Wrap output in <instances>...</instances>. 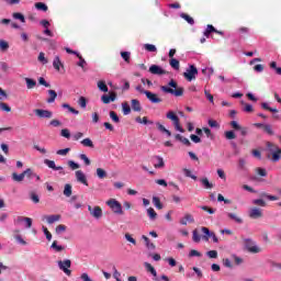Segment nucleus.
<instances>
[{"label":"nucleus","instance_id":"17","mask_svg":"<svg viewBox=\"0 0 281 281\" xmlns=\"http://www.w3.org/2000/svg\"><path fill=\"white\" fill-rule=\"evenodd\" d=\"M201 232L204 234L202 236V240H205V243H207V240H210V238H212V233L210 232V228L207 227H202Z\"/></svg>","mask_w":281,"mask_h":281},{"label":"nucleus","instance_id":"29","mask_svg":"<svg viewBox=\"0 0 281 281\" xmlns=\"http://www.w3.org/2000/svg\"><path fill=\"white\" fill-rule=\"evenodd\" d=\"M153 203L157 210H164V204H161V200L157 196H153Z\"/></svg>","mask_w":281,"mask_h":281},{"label":"nucleus","instance_id":"31","mask_svg":"<svg viewBox=\"0 0 281 281\" xmlns=\"http://www.w3.org/2000/svg\"><path fill=\"white\" fill-rule=\"evenodd\" d=\"M169 65H170V67H172V69H176L177 71H179L180 64H179L178 59L171 58L169 60Z\"/></svg>","mask_w":281,"mask_h":281},{"label":"nucleus","instance_id":"44","mask_svg":"<svg viewBox=\"0 0 281 281\" xmlns=\"http://www.w3.org/2000/svg\"><path fill=\"white\" fill-rule=\"evenodd\" d=\"M260 196L262 199H268V201H278V196L269 195V193H266V192L261 193Z\"/></svg>","mask_w":281,"mask_h":281},{"label":"nucleus","instance_id":"59","mask_svg":"<svg viewBox=\"0 0 281 281\" xmlns=\"http://www.w3.org/2000/svg\"><path fill=\"white\" fill-rule=\"evenodd\" d=\"M280 155H281V149L273 151L271 160L274 162H278V160L280 159Z\"/></svg>","mask_w":281,"mask_h":281},{"label":"nucleus","instance_id":"27","mask_svg":"<svg viewBox=\"0 0 281 281\" xmlns=\"http://www.w3.org/2000/svg\"><path fill=\"white\" fill-rule=\"evenodd\" d=\"M135 122H137V124H145V125H147V124H154V122L153 121H149L148 120V117H143V119H140L139 116H137L136 119H135Z\"/></svg>","mask_w":281,"mask_h":281},{"label":"nucleus","instance_id":"38","mask_svg":"<svg viewBox=\"0 0 281 281\" xmlns=\"http://www.w3.org/2000/svg\"><path fill=\"white\" fill-rule=\"evenodd\" d=\"M36 10H41L42 12H47V4L44 2H37L35 3Z\"/></svg>","mask_w":281,"mask_h":281},{"label":"nucleus","instance_id":"4","mask_svg":"<svg viewBox=\"0 0 281 281\" xmlns=\"http://www.w3.org/2000/svg\"><path fill=\"white\" fill-rule=\"evenodd\" d=\"M106 205H109V207L112 210V212H114V214H124V211L122 210V204L117 200L110 199L106 202Z\"/></svg>","mask_w":281,"mask_h":281},{"label":"nucleus","instance_id":"5","mask_svg":"<svg viewBox=\"0 0 281 281\" xmlns=\"http://www.w3.org/2000/svg\"><path fill=\"white\" fill-rule=\"evenodd\" d=\"M244 245L249 254H260L261 251L260 247H258L252 239H244Z\"/></svg>","mask_w":281,"mask_h":281},{"label":"nucleus","instance_id":"30","mask_svg":"<svg viewBox=\"0 0 281 281\" xmlns=\"http://www.w3.org/2000/svg\"><path fill=\"white\" fill-rule=\"evenodd\" d=\"M181 19H184V21H187V23H189V25H194V19L192 16H190L187 13H181L180 14Z\"/></svg>","mask_w":281,"mask_h":281},{"label":"nucleus","instance_id":"53","mask_svg":"<svg viewBox=\"0 0 281 281\" xmlns=\"http://www.w3.org/2000/svg\"><path fill=\"white\" fill-rule=\"evenodd\" d=\"M121 57L123 58V60H125V63L131 61V53L130 52H121Z\"/></svg>","mask_w":281,"mask_h":281},{"label":"nucleus","instance_id":"3","mask_svg":"<svg viewBox=\"0 0 281 281\" xmlns=\"http://www.w3.org/2000/svg\"><path fill=\"white\" fill-rule=\"evenodd\" d=\"M183 76L188 82H192V80H196V76H199V69H196V66L190 65L186 72H183Z\"/></svg>","mask_w":281,"mask_h":281},{"label":"nucleus","instance_id":"60","mask_svg":"<svg viewBox=\"0 0 281 281\" xmlns=\"http://www.w3.org/2000/svg\"><path fill=\"white\" fill-rule=\"evenodd\" d=\"M37 60L42 63V65H47L48 60L45 58V53H40Z\"/></svg>","mask_w":281,"mask_h":281},{"label":"nucleus","instance_id":"11","mask_svg":"<svg viewBox=\"0 0 281 281\" xmlns=\"http://www.w3.org/2000/svg\"><path fill=\"white\" fill-rule=\"evenodd\" d=\"M42 221H46L48 225H54V223H58V221H60V215L59 214L44 215Z\"/></svg>","mask_w":281,"mask_h":281},{"label":"nucleus","instance_id":"50","mask_svg":"<svg viewBox=\"0 0 281 281\" xmlns=\"http://www.w3.org/2000/svg\"><path fill=\"white\" fill-rule=\"evenodd\" d=\"M30 199L31 201H33V203H41V198L38 196V194L31 192L30 193Z\"/></svg>","mask_w":281,"mask_h":281},{"label":"nucleus","instance_id":"52","mask_svg":"<svg viewBox=\"0 0 281 281\" xmlns=\"http://www.w3.org/2000/svg\"><path fill=\"white\" fill-rule=\"evenodd\" d=\"M0 109H1V111H4L5 113H10V111H12V108H10V105H8V103H3V102H0Z\"/></svg>","mask_w":281,"mask_h":281},{"label":"nucleus","instance_id":"25","mask_svg":"<svg viewBox=\"0 0 281 281\" xmlns=\"http://www.w3.org/2000/svg\"><path fill=\"white\" fill-rule=\"evenodd\" d=\"M24 80L26 82V89H34L36 87V80L32 78H25Z\"/></svg>","mask_w":281,"mask_h":281},{"label":"nucleus","instance_id":"26","mask_svg":"<svg viewBox=\"0 0 281 281\" xmlns=\"http://www.w3.org/2000/svg\"><path fill=\"white\" fill-rule=\"evenodd\" d=\"M147 216L151 221H156L157 220V212H155V209H153V207L147 209Z\"/></svg>","mask_w":281,"mask_h":281},{"label":"nucleus","instance_id":"43","mask_svg":"<svg viewBox=\"0 0 281 281\" xmlns=\"http://www.w3.org/2000/svg\"><path fill=\"white\" fill-rule=\"evenodd\" d=\"M13 19L21 21V23H25V15H23V13H19V12L13 13Z\"/></svg>","mask_w":281,"mask_h":281},{"label":"nucleus","instance_id":"54","mask_svg":"<svg viewBox=\"0 0 281 281\" xmlns=\"http://www.w3.org/2000/svg\"><path fill=\"white\" fill-rule=\"evenodd\" d=\"M77 57L79 58L78 61V67H81L82 69H85V65H87V60H85V58H82V56L80 54H77Z\"/></svg>","mask_w":281,"mask_h":281},{"label":"nucleus","instance_id":"35","mask_svg":"<svg viewBox=\"0 0 281 281\" xmlns=\"http://www.w3.org/2000/svg\"><path fill=\"white\" fill-rule=\"evenodd\" d=\"M8 49H10V44L3 40H0V52H8Z\"/></svg>","mask_w":281,"mask_h":281},{"label":"nucleus","instance_id":"62","mask_svg":"<svg viewBox=\"0 0 281 281\" xmlns=\"http://www.w3.org/2000/svg\"><path fill=\"white\" fill-rule=\"evenodd\" d=\"M101 102H103V104H111V97L109 94H103L101 97Z\"/></svg>","mask_w":281,"mask_h":281},{"label":"nucleus","instance_id":"15","mask_svg":"<svg viewBox=\"0 0 281 281\" xmlns=\"http://www.w3.org/2000/svg\"><path fill=\"white\" fill-rule=\"evenodd\" d=\"M142 239L145 241L147 249H150L151 251H155V249H157V246H155V244L150 243V239L148 237H146V235H143Z\"/></svg>","mask_w":281,"mask_h":281},{"label":"nucleus","instance_id":"16","mask_svg":"<svg viewBox=\"0 0 281 281\" xmlns=\"http://www.w3.org/2000/svg\"><path fill=\"white\" fill-rule=\"evenodd\" d=\"M132 111H135L136 113H139V111H142V103L139 102V100H132Z\"/></svg>","mask_w":281,"mask_h":281},{"label":"nucleus","instance_id":"14","mask_svg":"<svg viewBox=\"0 0 281 281\" xmlns=\"http://www.w3.org/2000/svg\"><path fill=\"white\" fill-rule=\"evenodd\" d=\"M90 214L93 218H102V209L100 206H94Z\"/></svg>","mask_w":281,"mask_h":281},{"label":"nucleus","instance_id":"10","mask_svg":"<svg viewBox=\"0 0 281 281\" xmlns=\"http://www.w3.org/2000/svg\"><path fill=\"white\" fill-rule=\"evenodd\" d=\"M75 177L79 183H82L83 186H89V182L87 181V176L82 170H77L75 172Z\"/></svg>","mask_w":281,"mask_h":281},{"label":"nucleus","instance_id":"18","mask_svg":"<svg viewBox=\"0 0 281 281\" xmlns=\"http://www.w3.org/2000/svg\"><path fill=\"white\" fill-rule=\"evenodd\" d=\"M97 87L99 91H102L103 93H109V87L106 86V82L104 80L98 81Z\"/></svg>","mask_w":281,"mask_h":281},{"label":"nucleus","instance_id":"21","mask_svg":"<svg viewBox=\"0 0 281 281\" xmlns=\"http://www.w3.org/2000/svg\"><path fill=\"white\" fill-rule=\"evenodd\" d=\"M53 67L54 69H56V71H60V67H64L63 66V61H60V57L59 56H56L53 60Z\"/></svg>","mask_w":281,"mask_h":281},{"label":"nucleus","instance_id":"58","mask_svg":"<svg viewBox=\"0 0 281 281\" xmlns=\"http://www.w3.org/2000/svg\"><path fill=\"white\" fill-rule=\"evenodd\" d=\"M78 104L79 106H81V109H87V98L80 97L78 100Z\"/></svg>","mask_w":281,"mask_h":281},{"label":"nucleus","instance_id":"45","mask_svg":"<svg viewBox=\"0 0 281 281\" xmlns=\"http://www.w3.org/2000/svg\"><path fill=\"white\" fill-rule=\"evenodd\" d=\"M97 177H98L99 179H105V177H106V171H105L104 169H102V168H98V169H97Z\"/></svg>","mask_w":281,"mask_h":281},{"label":"nucleus","instance_id":"12","mask_svg":"<svg viewBox=\"0 0 281 281\" xmlns=\"http://www.w3.org/2000/svg\"><path fill=\"white\" fill-rule=\"evenodd\" d=\"M250 218H262V210L259 207H252L249 211Z\"/></svg>","mask_w":281,"mask_h":281},{"label":"nucleus","instance_id":"57","mask_svg":"<svg viewBox=\"0 0 281 281\" xmlns=\"http://www.w3.org/2000/svg\"><path fill=\"white\" fill-rule=\"evenodd\" d=\"M60 135H61V137L69 139L71 137V132H69L68 128H64V130H61Z\"/></svg>","mask_w":281,"mask_h":281},{"label":"nucleus","instance_id":"42","mask_svg":"<svg viewBox=\"0 0 281 281\" xmlns=\"http://www.w3.org/2000/svg\"><path fill=\"white\" fill-rule=\"evenodd\" d=\"M244 104L245 113H254V105L249 103L241 102Z\"/></svg>","mask_w":281,"mask_h":281},{"label":"nucleus","instance_id":"8","mask_svg":"<svg viewBox=\"0 0 281 281\" xmlns=\"http://www.w3.org/2000/svg\"><path fill=\"white\" fill-rule=\"evenodd\" d=\"M149 74H153L154 76H166L168 72L159 65H151L149 67Z\"/></svg>","mask_w":281,"mask_h":281},{"label":"nucleus","instance_id":"56","mask_svg":"<svg viewBox=\"0 0 281 281\" xmlns=\"http://www.w3.org/2000/svg\"><path fill=\"white\" fill-rule=\"evenodd\" d=\"M68 166L71 170H78V168H80V165L74 160H68Z\"/></svg>","mask_w":281,"mask_h":281},{"label":"nucleus","instance_id":"40","mask_svg":"<svg viewBox=\"0 0 281 281\" xmlns=\"http://www.w3.org/2000/svg\"><path fill=\"white\" fill-rule=\"evenodd\" d=\"M261 108L265 109V111H270V113H278V109L269 106L268 103H261Z\"/></svg>","mask_w":281,"mask_h":281},{"label":"nucleus","instance_id":"36","mask_svg":"<svg viewBox=\"0 0 281 281\" xmlns=\"http://www.w3.org/2000/svg\"><path fill=\"white\" fill-rule=\"evenodd\" d=\"M71 184H69V183H67V184H65V187H64V196H67V198H69V196H71Z\"/></svg>","mask_w":281,"mask_h":281},{"label":"nucleus","instance_id":"23","mask_svg":"<svg viewBox=\"0 0 281 281\" xmlns=\"http://www.w3.org/2000/svg\"><path fill=\"white\" fill-rule=\"evenodd\" d=\"M154 159L157 160V162L154 165L155 168H164V166H166L161 156H155Z\"/></svg>","mask_w":281,"mask_h":281},{"label":"nucleus","instance_id":"39","mask_svg":"<svg viewBox=\"0 0 281 281\" xmlns=\"http://www.w3.org/2000/svg\"><path fill=\"white\" fill-rule=\"evenodd\" d=\"M200 181L206 190H210L212 188V183L207 178H202Z\"/></svg>","mask_w":281,"mask_h":281},{"label":"nucleus","instance_id":"34","mask_svg":"<svg viewBox=\"0 0 281 281\" xmlns=\"http://www.w3.org/2000/svg\"><path fill=\"white\" fill-rule=\"evenodd\" d=\"M270 69H274L276 74L278 76H281V67H278V63L271 61L270 63Z\"/></svg>","mask_w":281,"mask_h":281},{"label":"nucleus","instance_id":"6","mask_svg":"<svg viewBox=\"0 0 281 281\" xmlns=\"http://www.w3.org/2000/svg\"><path fill=\"white\" fill-rule=\"evenodd\" d=\"M58 268L60 269V271H64V273H66V276H71V261L69 259H65V260H59L57 261Z\"/></svg>","mask_w":281,"mask_h":281},{"label":"nucleus","instance_id":"51","mask_svg":"<svg viewBox=\"0 0 281 281\" xmlns=\"http://www.w3.org/2000/svg\"><path fill=\"white\" fill-rule=\"evenodd\" d=\"M184 177H189L190 179H193V181H196V176L192 175V171L190 169H183Z\"/></svg>","mask_w":281,"mask_h":281},{"label":"nucleus","instance_id":"1","mask_svg":"<svg viewBox=\"0 0 281 281\" xmlns=\"http://www.w3.org/2000/svg\"><path fill=\"white\" fill-rule=\"evenodd\" d=\"M160 90L164 91V93L176 95V98H181V95H183V88H178L177 81L173 79L168 82V86H161Z\"/></svg>","mask_w":281,"mask_h":281},{"label":"nucleus","instance_id":"37","mask_svg":"<svg viewBox=\"0 0 281 281\" xmlns=\"http://www.w3.org/2000/svg\"><path fill=\"white\" fill-rule=\"evenodd\" d=\"M228 218H232V221H235V223H243V218L238 217L236 213H227Z\"/></svg>","mask_w":281,"mask_h":281},{"label":"nucleus","instance_id":"64","mask_svg":"<svg viewBox=\"0 0 281 281\" xmlns=\"http://www.w3.org/2000/svg\"><path fill=\"white\" fill-rule=\"evenodd\" d=\"M263 131L265 133H267L268 135H273V128L271 127V125L266 124V126H263Z\"/></svg>","mask_w":281,"mask_h":281},{"label":"nucleus","instance_id":"28","mask_svg":"<svg viewBox=\"0 0 281 281\" xmlns=\"http://www.w3.org/2000/svg\"><path fill=\"white\" fill-rule=\"evenodd\" d=\"M82 146L86 148H94L93 140L91 138H85L81 140Z\"/></svg>","mask_w":281,"mask_h":281},{"label":"nucleus","instance_id":"24","mask_svg":"<svg viewBox=\"0 0 281 281\" xmlns=\"http://www.w3.org/2000/svg\"><path fill=\"white\" fill-rule=\"evenodd\" d=\"M23 179H25V175H23V172L20 175H18L16 172L12 173V180L16 181L18 183H21V181H23Z\"/></svg>","mask_w":281,"mask_h":281},{"label":"nucleus","instance_id":"48","mask_svg":"<svg viewBox=\"0 0 281 281\" xmlns=\"http://www.w3.org/2000/svg\"><path fill=\"white\" fill-rule=\"evenodd\" d=\"M44 164H45V166H47L52 170H55V168H56V162L54 160L44 159Z\"/></svg>","mask_w":281,"mask_h":281},{"label":"nucleus","instance_id":"33","mask_svg":"<svg viewBox=\"0 0 281 281\" xmlns=\"http://www.w3.org/2000/svg\"><path fill=\"white\" fill-rule=\"evenodd\" d=\"M123 115H131V105L127 102L122 103Z\"/></svg>","mask_w":281,"mask_h":281},{"label":"nucleus","instance_id":"7","mask_svg":"<svg viewBox=\"0 0 281 281\" xmlns=\"http://www.w3.org/2000/svg\"><path fill=\"white\" fill-rule=\"evenodd\" d=\"M34 113L35 115H37V117H44L46 120H52V117L54 116V113H52V111L43 109H36L34 110Z\"/></svg>","mask_w":281,"mask_h":281},{"label":"nucleus","instance_id":"13","mask_svg":"<svg viewBox=\"0 0 281 281\" xmlns=\"http://www.w3.org/2000/svg\"><path fill=\"white\" fill-rule=\"evenodd\" d=\"M156 126L159 133H162V135H167V137H172V132L166 128V126H164L161 123L156 122Z\"/></svg>","mask_w":281,"mask_h":281},{"label":"nucleus","instance_id":"41","mask_svg":"<svg viewBox=\"0 0 281 281\" xmlns=\"http://www.w3.org/2000/svg\"><path fill=\"white\" fill-rule=\"evenodd\" d=\"M79 159H81L86 166H91V159H89L86 154H80Z\"/></svg>","mask_w":281,"mask_h":281},{"label":"nucleus","instance_id":"46","mask_svg":"<svg viewBox=\"0 0 281 281\" xmlns=\"http://www.w3.org/2000/svg\"><path fill=\"white\" fill-rule=\"evenodd\" d=\"M144 49H146V52L155 53L157 52V46L153 44H144Z\"/></svg>","mask_w":281,"mask_h":281},{"label":"nucleus","instance_id":"9","mask_svg":"<svg viewBox=\"0 0 281 281\" xmlns=\"http://www.w3.org/2000/svg\"><path fill=\"white\" fill-rule=\"evenodd\" d=\"M145 95L147 98V100H149V102H151V104H159V102H162L161 98L157 97V94L150 92V91H146Z\"/></svg>","mask_w":281,"mask_h":281},{"label":"nucleus","instance_id":"20","mask_svg":"<svg viewBox=\"0 0 281 281\" xmlns=\"http://www.w3.org/2000/svg\"><path fill=\"white\" fill-rule=\"evenodd\" d=\"M176 139L178 142H181V144H183L184 146H192V143H190V139H188L187 137L181 136V134H176Z\"/></svg>","mask_w":281,"mask_h":281},{"label":"nucleus","instance_id":"2","mask_svg":"<svg viewBox=\"0 0 281 281\" xmlns=\"http://www.w3.org/2000/svg\"><path fill=\"white\" fill-rule=\"evenodd\" d=\"M166 117L167 120H171V122H173L176 131H179V133H186V130L181 127V121L179 120V116L173 111L167 112Z\"/></svg>","mask_w":281,"mask_h":281},{"label":"nucleus","instance_id":"61","mask_svg":"<svg viewBox=\"0 0 281 281\" xmlns=\"http://www.w3.org/2000/svg\"><path fill=\"white\" fill-rule=\"evenodd\" d=\"M24 177H27L29 179H32L34 177V171L31 168H27L26 170L23 171Z\"/></svg>","mask_w":281,"mask_h":281},{"label":"nucleus","instance_id":"19","mask_svg":"<svg viewBox=\"0 0 281 281\" xmlns=\"http://www.w3.org/2000/svg\"><path fill=\"white\" fill-rule=\"evenodd\" d=\"M49 98L46 100L48 104H53V102H56V98H58V93L55 92V90H48Z\"/></svg>","mask_w":281,"mask_h":281},{"label":"nucleus","instance_id":"32","mask_svg":"<svg viewBox=\"0 0 281 281\" xmlns=\"http://www.w3.org/2000/svg\"><path fill=\"white\" fill-rule=\"evenodd\" d=\"M50 249H54L55 251H64L65 247L64 246H59L58 245V241L57 240H54L52 246H50Z\"/></svg>","mask_w":281,"mask_h":281},{"label":"nucleus","instance_id":"55","mask_svg":"<svg viewBox=\"0 0 281 281\" xmlns=\"http://www.w3.org/2000/svg\"><path fill=\"white\" fill-rule=\"evenodd\" d=\"M224 136L227 138V139H236V133H234V131H227L224 133Z\"/></svg>","mask_w":281,"mask_h":281},{"label":"nucleus","instance_id":"22","mask_svg":"<svg viewBox=\"0 0 281 281\" xmlns=\"http://www.w3.org/2000/svg\"><path fill=\"white\" fill-rule=\"evenodd\" d=\"M144 267L146 271H148L149 273H151V276H154V278H157V270H155V267H153V265H150L149 262H145Z\"/></svg>","mask_w":281,"mask_h":281},{"label":"nucleus","instance_id":"63","mask_svg":"<svg viewBox=\"0 0 281 281\" xmlns=\"http://www.w3.org/2000/svg\"><path fill=\"white\" fill-rule=\"evenodd\" d=\"M193 241L194 243H201V235H199V231H193Z\"/></svg>","mask_w":281,"mask_h":281},{"label":"nucleus","instance_id":"47","mask_svg":"<svg viewBox=\"0 0 281 281\" xmlns=\"http://www.w3.org/2000/svg\"><path fill=\"white\" fill-rule=\"evenodd\" d=\"M110 117L112 121H114L115 124H120V116H117V113H115V111H110Z\"/></svg>","mask_w":281,"mask_h":281},{"label":"nucleus","instance_id":"49","mask_svg":"<svg viewBox=\"0 0 281 281\" xmlns=\"http://www.w3.org/2000/svg\"><path fill=\"white\" fill-rule=\"evenodd\" d=\"M267 146H268V150L270 151V153H277V150H280L279 148H278V145H276V144H273V143H268L267 144Z\"/></svg>","mask_w":281,"mask_h":281}]
</instances>
